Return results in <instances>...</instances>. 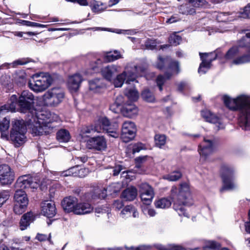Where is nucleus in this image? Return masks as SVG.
Instances as JSON below:
<instances>
[{"instance_id":"1","label":"nucleus","mask_w":250,"mask_h":250,"mask_svg":"<svg viewBox=\"0 0 250 250\" xmlns=\"http://www.w3.org/2000/svg\"><path fill=\"white\" fill-rule=\"evenodd\" d=\"M30 119V128L34 136L48 134L52 132L56 126L55 123H59L60 119L55 113L47 111L36 112Z\"/></svg>"},{"instance_id":"2","label":"nucleus","mask_w":250,"mask_h":250,"mask_svg":"<svg viewBox=\"0 0 250 250\" xmlns=\"http://www.w3.org/2000/svg\"><path fill=\"white\" fill-rule=\"evenodd\" d=\"M222 100L226 106L230 110L239 111L240 122L245 130H250V97L240 95L232 99L227 95H224Z\"/></svg>"},{"instance_id":"3","label":"nucleus","mask_w":250,"mask_h":250,"mask_svg":"<svg viewBox=\"0 0 250 250\" xmlns=\"http://www.w3.org/2000/svg\"><path fill=\"white\" fill-rule=\"evenodd\" d=\"M170 196L173 202V208L179 216L189 217L186 211V206L193 204V201L188 184L183 183L180 185L178 190L175 187H172Z\"/></svg>"},{"instance_id":"4","label":"nucleus","mask_w":250,"mask_h":250,"mask_svg":"<svg viewBox=\"0 0 250 250\" xmlns=\"http://www.w3.org/2000/svg\"><path fill=\"white\" fill-rule=\"evenodd\" d=\"M118 127L117 123L114 122L111 124L106 117H103L96 121L94 125L91 126L90 128H86L84 130V132L86 133H90L92 132H101L103 130H105L109 136L116 138L119 136L118 131Z\"/></svg>"},{"instance_id":"5","label":"nucleus","mask_w":250,"mask_h":250,"mask_svg":"<svg viewBox=\"0 0 250 250\" xmlns=\"http://www.w3.org/2000/svg\"><path fill=\"white\" fill-rule=\"evenodd\" d=\"M146 66H132V64L128 63L125 68V70L121 74L117 75L113 83L115 87H121L125 80L126 83L136 80V75L140 73L144 72L146 70Z\"/></svg>"},{"instance_id":"6","label":"nucleus","mask_w":250,"mask_h":250,"mask_svg":"<svg viewBox=\"0 0 250 250\" xmlns=\"http://www.w3.org/2000/svg\"><path fill=\"white\" fill-rule=\"evenodd\" d=\"M53 81V78L48 73H37L33 75L32 80L28 83V85L35 92H42L52 84Z\"/></svg>"},{"instance_id":"7","label":"nucleus","mask_w":250,"mask_h":250,"mask_svg":"<svg viewBox=\"0 0 250 250\" xmlns=\"http://www.w3.org/2000/svg\"><path fill=\"white\" fill-rule=\"evenodd\" d=\"M235 169L233 167L223 165L221 168L220 174L223 183V186L220 189L221 192L224 190H232L237 187L234 182Z\"/></svg>"},{"instance_id":"8","label":"nucleus","mask_w":250,"mask_h":250,"mask_svg":"<svg viewBox=\"0 0 250 250\" xmlns=\"http://www.w3.org/2000/svg\"><path fill=\"white\" fill-rule=\"evenodd\" d=\"M26 132V127L23 120H15L12 122L10 139L16 146L18 147L25 142Z\"/></svg>"},{"instance_id":"9","label":"nucleus","mask_w":250,"mask_h":250,"mask_svg":"<svg viewBox=\"0 0 250 250\" xmlns=\"http://www.w3.org/2000/svg\"><path fill=\"white\" fill-rule=\"evenodd\" d=\"M64 98L63 90L59 87H54L47 91L43 95L44 104L48 106H57Z\"/></svg>"},{"instance_id":"10","label":"nucleus","mask_w":250,"mask_h":250,"mask_svg":"<svg viewBox=\"0 0 250 250\" xmlns=\"http://www.w3.org/2000/svg\"><path fill=\"white\" fill-rule=\"evenodd\" d=\"M122 102L123 97H117L115 103L110 106V109L114 112H118V110H121L123 115L128 118H132L138 114V109L135 104H128L121 108L120 106Z\"/></svg>"},{"instance_id":"11","label":"nucleus","mask_w":250,"mask_h":250,"mask_svg":"<svg viewBox=\"0 0 250 250\" xmlns=\"http://www.w3.org/2000/svg\"><path fill=\"white\" fill-rule=\"evenodd\" d=\"M238 48L232 47L226 54L225 59L230 66L241 65L250 62V54H244L240 56H238Z\"/></svg>"},{"instance_id":"12","label":"nucleus","mask_w":250,"mask_h":250,"mask_svg":"<svg viewBox=\"0 0 250 250\" xmlns=\"http://www.w3.org/2000/svg\"><path fill=\"white\" fill-rule=\"evenodd\" d=\"M34 96L28 90L22 92L18 100V110L23 113L32 112L34 103Z\"/></svg>"},{"instance_id":"13","label":"nucleus","mask_w":250,"mask_h":250,"mask_svg":"<svg viewBox=\"0 0 250 250\" xmlns=\"http://www.w3.org/2000/svg\"><path fill=\"white\" fill-rule=\"evenodd\" d=\"M14 212L18 215L23 213L28 204V199L24 191L18 189L15 191L14 196Z\"/></svg>"},{"instance_id":"14","label":"nucleus","mask_w":250,"mask_h":250,"mask_svg":"<svg viewBox=\"0 0 250 250\" xmlns=\"http://www.w3.org/2000/svg\"><path fill=\"white\" fill-rule=\"evenodd\" d=\"M105 87L103 80L101 79L95 78L88 81V88L83 93L84 99H90L97 94L102 92Z\"/></svg>"},{"instance_id":"15","label":"nucleus","mask_w":250,"mask_h":250,"mask_svg":"<svg viewBox=\"0 0 250 250\" xmlns=\"http://www.w3.org/2000/svg\"><path fill=\"white\" fill-rule=\"evenodd\" d=\"M40 185L38 176H32L30 175H24L19 177L15 183L16 188L21 189L31 188L37 189Z\"/></svg>"},{"instance_id":"16","label":"nucleus","mask_w":250,"mask_h":250,"mask_svg":"<svg viewBox=\"0 0 250 250\" xmlns=\"http://www.w3.org/2000/svg\"><path fill=\"white\" fill-rule=\"evenodd\" d=\"M136 132V127L133 122H125L122 125L121 138L123 142L127 143L134 138Z\"/></svg>"},{"instance_id":"17","label":"nucleus","mask_w":250,"mask_h":250,"mask_svg":"<svg viewBox=\"0 0 250 250\" xmlns=\"http://www.w3.org/2000/svg\"><path fill=\"white\" fill-rule=\"evenodd\" d=\"M14 179V173L9 166L7 165L0 166V184L1 185H10L13 182Z\"/></svg>"},{"instance_id":"18","label":"nucleus","mask_w":250,"mask_h":250,"mask_svg":"<svg viewBox=\"0 0 250 250\" xmlns=\"http://www.w3.org/2000/svg\"><path fill=\"white\" fill-rule=\"evenodd\" d=\"M169 70L171 72L169 74L168 72H166L164 76L159 75L157 77L156 80V83L158 86L159 87V90L162 91L163 89V84L164 83L166 80H168L170 78L172 75L177 74L180 71V65L178 62L172 61L171 62L169 68Z\"/></svg>"},{"instance_id":"19","label":"nucleus","mask_w":250,"mask_h":250,"mask_svg":"<svg viewBox=\"0 0 250 250\" xmlns=\"http://www.w3.org/2000/svg\"><path fill=\"white\" fill-rule=\"evenodd\" d=\"M202 62L200 63L198 73L205 74L210 68L211 62L216 59L217 54L215 52L199 53Z\"/></svg>"},{"instance_id":"20","label":"nucleus","mask_w":250,"mask_h":250,"mask_svg":"<svg viewBox=\"0 0 250 250\" xmlns=\"http://www.w3.org/2000/svg\"><path fill=\"white\" fill-rule=\"evenodd\" d=\"M216 140L214 137H205L204 141L199 146L198 151L201 156L206 158L210 154L215 146Z\"/></svg>"},{"instance_id":"21","label":"nucleus","mask_w":250,"mask_h":250,"mask_svg":"<svg viewBox=\"0 0 250 250\" xmlns=\"http://www.w3.org/2000/svg\"><path fill=\"white\" fill-rule=\"evenodd\" d=\"M89 149L102 151L106 148V142L103 136H98L89 139L86 143Z\"/></svg>"},{"instance_id":"22","label":"nucleus","mask_w":250,"mask_h":250,"mask_svg":"<svg viewBox=\"0 0 250 250\" xmlns=\"http://www.w3.org/2000/svg\"><path fill=\"white\" fill-rule=\"evenodd\" d=\"M201 115L207 122L214 124L217 130L224 128L225 125L222 119L212 113L209 110L202 111Z\"/></svg>"},{"instance_id":"23","label":"nucleus","mask_w":250,"mask_h":250,"mask_svg":"<svg viewBox=\"0 0 250 250\" xmlns=\"http://www.w3.org/2000/svg\"><path fill=\"white\" fill-rule=\"evenodd\" d=\"M120 66L115 64L108 65L102 69L101 73L104 79L110 82L115 75L120 71Z\"/></svg>"},{"instance_id":"24","label":"nucleus","mask_w":250,"mask_h":250,"mask_svg":"<svg viewBox=\"0 0 250 250\" xmlns=\"http://www.w3.org/2000/svg\"><path fill=\"white\" fill-rule=\"evenodd\" d=\"M42 213L44 216L51 218L56 213V208L55 203L52 201H44L42 203Z\"/></svg>"},{"instance_id":"25","label":"nucleus","mask_w":250,"mask_h":250,"mask_svg":"<svg viewBox=\"0 0 250 250\" xmlns=\"http://www.w3.org/2000/svg\"><path fill=\"white\" fill-rule=\"evenodd\" d=\"M83 77L80 74H75L70 76L68 80V87L71 92H76L79 89L83 81Z\"/></svg>"},{"instance_id":"26","label":"nucleus","mask_w":250,"mask_h":250,"mask_svg":"<svg viewBox=\"0 0 250 250\" xmlns=\"http://www.w3.org/2000/svg\"><path fill=\"white\" fill-rule=\"evenodd\" d=\"M78 199L75 197L69 196L63 199L62 205L65 212H73L78 203Z\"/></svg>"},{"instance_id":"27","label":"nucleus","mask_w":250,"mask_h":250,"mask_svg":"<svg viewBox=\"0 0 250 250\" xmlns=\"http://www.w3.org/2000/svg\"><path fill=\"white\" fill-rule=\"evenodd\" d=\"M18 105V97L16 95H12L7 104L0 107V112L2 114L5 112H14L16 111V106Z\"/></svg>"},{"instance_id":"28","label":"nucleus","mask_w":250,"mask_h":250,"mask_svg":"<svg viewBox=\"0 0 250 250\" xmlns=\"http://www.w3.org/2000/svg\"><path fill=\"white\" fill-rule=\"evenodd\" d=\"M93 208L88 203H77L74 213L78 215L85 214L92 211Z\"/></svg>"},{"instance_id":"29","label":"nucleus","mask_w":250,"mask_h":250,"mask_svg":"<svg viewBox=\"0 0 250 250\" xmlns=\"http://www.w3.org/2000/svg\"><path fill=\"white\" fill-rule=\"evenodd\" d=\"M34 220V217L32 212H28L23 214L20 222V229L22 230L26 229Z\"/></svg>"},{"instance_id":"30","label":"nucleus","mask_w":250,"mask_h":250,"mask_svg":"<svg viewBox=\"0 0 250 250\" xmlns=\"http://www.w3.org/2000/svg\"><path fill=\"white\" fill-rule=\"evenodd\" d=\"M123 58L122 55L117 50L113 51L105 52L103 54L104 60L106 62H114Z\"/></svg>"},{"instance_id":"31","label":"nucleus","mask_w":250,"mask_h":250,"mask_svg":"<svg viewBox=\"0 0 250 250\" xmlns=\"http://www.w3.org/2000/svg\"><path fill=\"white\" fill-rule=\"evenodd\" d=\"M137 194V189L131 187L125 189L122 194V197L126 201H132L135 199Z\"/></svg>"},{"instance_id":"32","label":"nucleus","mask_w":250,"mask_h":250,"mask_svg":"<svg viewBox=\"0 0 250 250\" xmlns=\"http://www.w3.org/2000/svg\"><path fill=\"white\" fill-rule=\"evenodd\" d=\"M57 140L61 143H67L70 138L71 136L69 132L65 129L59 130L56 134Z\"/></svg>"},{"instance_id":"33","label":"nucleus","mask_w":250,"mask_h":250,"mask_svg":"<svg viewBox=\"0 0 250 250\" xmlns=\"http://www.w3.org/2000/svg\"><path fill=\"white\" fill-rule=\"evenodd\" d=\"M89 6L92 11L95 13L101 12L107 8L104 3L95 0H92L89 2Z\"/></svg>"},{"instance_id":"34","label":"nucleus","mask_w":250,"mask_h":250,"mask_svg":"<svg viewBox=\"0 0 250 250\" xmlns=\"http://www.w3.org/2000/svg\"><path fill=\"white\" fill-rule=\"evenodd\" d=\"M10 120L6 118H4L0 120V131L1 133L2 138H8L7 132L9 128Z\"/></svg>"},{"instance_id":"35","label":"nucleus","mask_w":250,"mask_h":250,"mask_svg":"<svg viewBox=\"0 0 250 250\" xmlns=\"http://www.w3.org/2000/svg\"><path fill=\"white\" fill-rule=\"evenodd\" d=\"M132 214L133 217H137L138 216L139 213L136 209L132 206H126L121 211V214L122 217L124 218L126 216H130Z\"/></svg>"},{"instance_id":"36","label":"nucleus","mask_w":250,"mask_h":250,"mask_svg":"<svg viewBox=\"0 0 250 250\" xmlns=\"http://www.w3.org/2000/svg\"><path fill=\"white\" fill-rule=\"evenodd\" d=\"M125 94L131 101H136L139 98V93L135 87L126 88L125 90Z\"/></svg>"},{"instance_id":"37","label":"nucleus","mask_w":250,"mask_h":250,"mask_svg":"<svg viewBox=\"0 0 250 250\" xmlns=\"http://www.w3.org/2000/svg\"><path fill=\"white\" fill-rule=\"evenodd\" d=\"M154 204L156 208L165 209L168 208L171 206V202L167 198H162L156 200Z\"/></svg>"},{"instance_id":"38","label":"nucleus","mask_w":250,"mask_h":250,"mask_svg":"<svg viewBox=\"0 0 250 250\" xmlns=\"http://www.w3.org/2000/svg\"><path fill=\"white\" fill-rule=\"evenodd\" d=\"M182 177V173L179 171H174L163 176V179L169 181H176Z\"/></svg>"},{"instance_id":"39","label":"nucleus","mask_w":250,"mask_h":250,"mask_svg":"<svg viewBox=\"0 0 250 250\" xmlns=\"http://www.w3.org/2000/svg\"><path fill=\"white\" fill-rule=\"evenodd\" d=\"M167 137L163 134H156L154 137L155 146L162 148L166 143Z\"/></svg>"},{"instance_id":"40","label":"nucleus","mask_w":250,"mask_h":250,"mask_svg":"<svg viewBox=\"0 0 250 250\" xmlns=\"http://www.w3.org/2000/svg\"><path fill=\"white\" fill-rule=\"evenodd\" d=\"M142 97L147 102L152 103L155 100L154 96L148 89H145L142 92Z\"/></svg>"},{"instance_id":"41","label":"nucleus","mask_w":250,"mask_h":250,"mask_svg":"<svg viewBox=\"0 0 250 250\" xmlns=\"http://www.w3.org/2000/svg\"><path fill=\"white\" fill-rule=\"evenodd\" d=\"M139 191L140 194L144 193L148 194L150 192L154 193L153 188L146 183H142L139 186Z\"/></svg>"},{"instance_id":"42","label":"nucleus","mask_w":250,"mask_h":250,"mask_svg":"<svg viewBox=\"0 0 250 250\" xmlns=\"http://www.w3.org/2000/svg\"><path fill=\"white\" fill-rule=\"evenodd\" d=\"M154 196V193L150 192L148 194L144 193L140 194L141 198L142 201L145 204L149 205L150 204Z\"/></svg>"},{"instance_id":"43","label":"nucleus","mask_w":250,"mask_h":250,"mask_svg":"<svg viewBox=\"0 0 250 250\" xmlns=\"http://www.w3.org/2000/svg\"><path fill=\"white\" fill-rule=\"evenodd\" d=\"M181 37L176 34H173L170 36L168 39L169 43L171 45L174 46H176L179 44L181 42Z\"/></svg>"},{"instance_id":"44","label":"nucleus","mask_w":250,"mask_h":250,"mask_svg":"<svg viewBox=\"0 0 250 250\" xmlns=\"http://www.w3.org/2000/svg\"><path fill=\"white\" fill-rule=\"evenodd\" d=\"M195 7H206L207 2L206 0H187Z\"/></svg>"},{"instance_id":"45","label":"nucleus","mask_w":250,"mask_h":250,"mask_svg":"<svg viewBox=\"0 0 250 250\" xmlns=\"http://www.w3.org/2000/svg\"><path fill=\"white\" fill-rule=\"evenodd\" d=\"M179 12L183 14H193L195 13L194 8H189L186 5H181L179 8Z\"/></svg>"},{"instance_id":"46","label":"nucleus","mask_w":250,"mask_h":250,"mask_svg":"<svg viewBox=\"0 0 250 250\" xmlns=\"http://www.w3.org/2000/svg\"><path fill=\"white\" fill-rule=\"evenodd\" d=\"M10 196L8 190H2L0 191V207L6 202Z\"/></svg>"},{"instance_id":"47","label":"nucleus","mask_w":250,"mask_h":250,"mask_svg":"<svg viewBox=\"0 0 250 250\" xmlns=\"http://www.w3.org/2000/svg\"><path fill=\"white\" fill-rule=\"evenodd\" d=\"M78 168V166L72 167L67 169V170L60 172V175L61 176L63 177L69 176L71 175L75 176V170H76V168Z\"/></svg>"},{"instance_id":"48","label":"nucleus","mask_w":250,"mask_h":250,"mask_svg":"<svg viewBox=\"0 0 250 250\" xmlns=\"http://www.w3.org/2000/svg\"><path fill=\"white\" fill-rule=\"evenodd\" d=\"M158 249L159 250H186L185 249L181 247L171 245L168 246L167 247L162 245H160L158 246Z\"/></svg>"},{"instance_id":"49","label":"nucleus","mask_w":250,"mask_h":250,"mask_svg":"<svg viewBox=\"0 0 250 250\" xmlns=\"http://www.w3.org/2000/svg\"><path fill=\"white\" fill-rule=\"evenodd\" d=\"M21 23L22 24L28 26H35L38 27L44 28L47 27V25L42 24L39 23L31 22L28 21L23 20Z\"/></svg>"},{"instance_id":"50","label":"nucleus","mask_w":250,"mask_h":250,"mask_svg":"<svg viewBox=\"0 0 250 250\" xmlns=\"http://www.w3.org/2000/svg\"><path fill=\"white\" fill-rule=\"evenodd\" d=\"M132 148L133 153H135L140 152L141 150L146 149V146L141 143H138L133 145Z\"/></svg>"},{"instance_id":"51","label":"nucleus","mask_w":250,"mask_h":250,"mask_svg":"<svg viewBox=\"0 0 250 250\" xmlns=\"http://www.w3.org/2000/svg\"><path fill=\"white\" fill-rule=\"evenodd\" d=\"M75 176L79 177H85L88 173V170L86 168H81L78 169V168L75 170Z\"/></svg>"},{"instance_id":"52","label":"nucleus","mask_w":250,"mask_h":250,"mask_svg":"<svg viewBox=\"0 0 250 250\" xmlns=\"http://www.w3.org/2000/svg\"><path fill=\"white\" fill-rule=\"evenodd\" d=\"M239 17L244 19L250 18V3L245 7L243 12L241 13Z\"/></svg>"},{"instance_id":"53","label":"nucleus","mask_w":250,"mask_h":250,"mask_svg":"<svg viewBox=\"0 0 250 250\" xmlns=\"http://www.w3.org/2000/svg\"><path fill=\"white\" fill-rule=\"evenodd\" d=\"M125 248L127 250H148L149 249L150 247L146 245H140L136 247L133 246L128 247L125 246Z\"/></svg>"},{"instance_id":"54","label":"nucleus","mask_w":250,"mask_h":250,"mask_svg":"<svg viewBox=\"0 0 250 250\" xmlns=\"http://www.w3.org/2000/svg\"><path fill=\"white\" fill-rule=\"evenodd\" d=\"M31 60L29 58H22L14 61L13 62L14 66L17 65H24L30 62Z\"/></svg>"},{"instance_id":"55","label":"nucleus","mask_w":250,"mask_h":250,"mask_svg":"<svg viewBox=\"0 0 250 250\" xmlns=\"http://www.w3.org/2000/svg\"><path fill=\"white\" fill-rule=\"evenodd\" d=\"M123 206V203L121 200H115L112 205L113 208L117 210H119L122 208Z\"/></svg>"},{"instance_id":"56","label":"nucleus","mask_w":250,"mask_h":250,"mask_svg":"<svg viewBox=\"0 0 250 250\" xmlns=\"http://www.w3.org/2000/svg\"><path fill=\"white\" fill-rule=\"evenodd\" d=\"M51 234H49V237H48L46 235L38 233L36 236V239H38L40 241H43L48 239L49 241H50Z\"/></svg>"},{"instance_id":"57","label":"nucleus","mask_w":250,"mask_h":250,"mask_svg":"<svg viewBox=\"0 0 250 250\" xmlns=\"http://www.w3.org/2000/svg\"><path fill=\"white\" fill-rule=\"evenodd\" d=\"M180 20V19L177 15H174L172 16L169 19H167L166 22L167 23H172L179 21Z\"/></svg>"},{"instance_id":"58","label":"nucleus","mask_w":250,"mask_h":250,"mask_svg":"<svg viewBox=\"0 0 250 250\" xmlns=\"http://www.w3.org/2000/svg\"><path fill=\"white\" fill-rule=\"evenodd\" d=\"M96 193H98L99 198L100 199H104L106 196V189L105 188L98 190Z\"/></svg>"},{"instance_id":"59","label":"nucleus","mask_w":250,"mask_h":250,"mask_svg":"<svg viewBox=\"0 0 250 250\" xmlns=\"http://www.w3.org/2000/svg\"><path fill=\"white\" fill-rule=\"evenodd\" d=\"M159 62L156 65L157 68L159 69H162L164 68V64L165 63V59L162 58L161 57H159Z\"/></svg>"},{"instance_id":"60","label":"nucleus","mask_w":250,"mask_h":250,"mask_svg":"<svg viewBox=\"0 0 250 250\" xmlns=\"http://www.w3.org/2000/svg\"><path fill=\"white\" fill-rule=\"evenodd\" d=\"M146 46L147 49L152 50L155 48L156 45L154 42H151V41H149L146 43Z\"/></svg>"},{"instance_id":"61","label":"nucleus","mask_w":250,"mask_h":250,"mask_svg":"<svg viewBox=\"0 0 250 250\" xmlns=\"http://www.w3.org/2000/svg\"><path fill=\"white\" fill-rule=\"evenodd\" d=\"M116 187H118V189H114V191H113L114 192L116 193V192H118L120 190V189L121 188V185L120 184H119V183L113 184L112 185H111L109 187V188H115Z\"/></svg>"},{"instance_id":"62","label":"nucleus","mask_w":250,"mask_h":250,"mask_svg":"<svg viewBox=\"0 0 250 250\" xmlns=\"http://www.w3.org/2000/svg\"><path fill=\"white\" fill-rule=\"evenodd\" d=\"M118 33H124L127 35H133L134 34L135 32L134 30H123V31L118 32Z\"/></svg>"},{"instance_id":"63","label":"nucleus","mask_w":250,"mask_h":250,"mask_svg":"<svg viewBox=\"0 0 250 250\" xmlns=\"http://www.w3.org/2000/svg\"><path fill=\"white\" fill-rule=\"evenodd\" d=\"M147 214L151 217H153L155 215L156 212L154 209L149 208L147 210Z\"/></svg>"},{"instance_id":"64","label":"nucleus","mask_w":250,"mask_h":250,"mask_svg":"<svg viewBox=\"0 0 250 250\" xmlns=\"http://www.w3.org/2000/svg\"><path fill=\"white\" fill-rule=\"evenodd\" d=\"M245 226L246 231L248 233H250V220H249V222L245 223Z\"/></svg>"}]
</instances>
